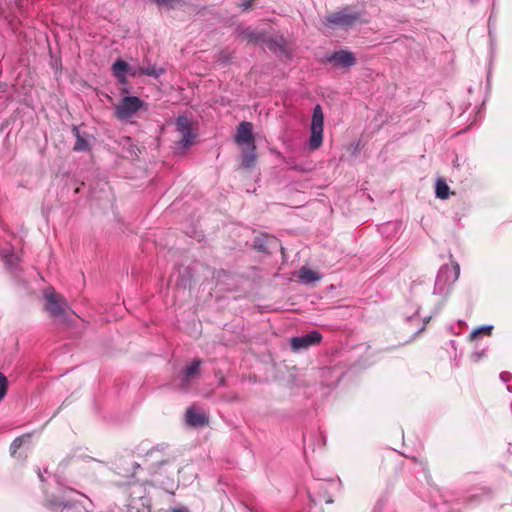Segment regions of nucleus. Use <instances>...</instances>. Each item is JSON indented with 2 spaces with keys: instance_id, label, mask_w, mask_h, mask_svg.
Segmentation results:
<instances>
[{
  "instance_id": "nucleus-3",
  "label": "nucleus",
  "mask_w": 512,
  "mask_h": 512,
  "mask_svg": "<svg viewBox=\"0 0 512 512\" xmlns=\"http://www.w3.org/2000/svg\"><path fill=\"white\" fill-rule=\"evenodd\" d=\"M141 109H147L144 101L136 96H125L115 107V115L120 120H128L134 117Z\"/></svg>"
},
{
  "instance_id": "nucleus-15",
  "label": "nucleus",
  "mask_w": 512,
  "mask_h": 512,
  "mask_svg": "<svg viewBox=\"0 0 512 512\" xmlns=\"http://www.w3.org/2000/svg\"><path fill=\"white\" fill-rule=\"evenodd\" d=\"M126 512H151L149 500L145 497L131 499Z\"/></svg>"
},
{
  "instance_id": "nucleus-8",
  "label": "nucleus",
  "mask_w": 512,
  "mask_h": 512,
  "mask_svg": "<svg viewBox=\"0 0 512 512\" xmlns=\"http://www.w3.org/2000/svg\"><path fill=\"white\" fill-rule=\"evenodd\" d=\"M192 123L186 116H179L176 120V129L181 136L179 143L183 147H188L193 144L195 135L192 133Z\"/></svg>"
},
{
  "instance_id": "nucleus-6",
  "label": "nucleus",
  "mask_w": 512,
  "mask_h": 512,
  "mask_svg": "<svg viewBox=\"0 0 512 512\" xmlns=\"http://www.w3.org/2000/svg\"><path fill=\"white\" fill-rule=\"evenodd\" d=\"M358 19L359 16L357 14L350 12L348 9H343L327 16L325 25L329 27H348L356 23Z\"/></svg>"
},
{
  "instance_id": "nucleus-11",
  "label": "nucleus",
  "mask_w": 512,
  "mask_h": 512,
  "mask_svg": "<svg viewBox=\"0 0 512 512\" xmlns=\"http://www.w3.org/2000/svg\"><path fill=\"white\" fill-rule=\"evenodd\" d=\"M235 141L239 145H254L253 127L250 122H242L237 128Z\"/></svg>"
},
{
  "instance_id": "nucleus-30",
  "label": "nucleus",
  "mask_w": 512,
  "mask_h": 512,
  "mask_svg": "<svg viewBox=\"0 0 512 512\" xmlns=\"http://www.w3.org/2000/svg\"><path fill=\"white\" fill-rule=\"evenodd\" d=\"M170 512H189L187 508L181 507V508H173Z\"/></svg>"
},
{
  "instance_id": "nucleus-2",
  "label": "nucleus",
  "mask_w": 512,
  "mask_h": 512,
  "mask_svg": "<svg viewBox=\"0 0 512 512\" xmlns=\"http://www.w3.org/2000/svg\"><path fill=\"white\" fill-rule=\"evenodd\" d=\"M147 464L154 470L155 473H168L173 476L178 472L177 466L171 456L164 453L163 449L154 448L146 454Z\"/></svg>"
},
{
  "instance_id": "nucleus-1",
  "label": "nucleus",
  "mask_w": 512,
  "mask_h": 512,
  "mask_svg": "<svg viewBox=\"0 0 512 512\" xmlns=\"http://www.w3.org/2000/svg\"><path fill=\"white\" fill-rule=\"evenodd\" d=\"M460 275V266L458 263L443 265L436 276L433 294L440 296L442 301L446 299L452 290L453 284L458 280Z\"/></svg>"
},
{
  "instance_id": "nucleus-25",
  "label": "nucleus",
  "mask_w": 512,
  "mask_h": 512,
  "mask_svg": "<svg viewBox=\"0 0 512 512\" xmlns=\"http://www.w3.org/2000/svg\"><path fill=\"white\" fill-rule=\"evenodd\" d=\"M158 5L175 8L181 4V0H153Z\"/></svg>"
},
{
  "instance_id": "nucleus-28",
  "label": "nucleus",
  "mask_w": 512,
  "mask_h": 512,
  "mask_svg": "<svg viewBox=\"0 0 512 512\" xmlns=\"http://www.w3.org/2000/svg\"><path fill=\"white\" fill-rule=\"evenodd\" d=\"M252 1L253 0H247V1H244L242 4H241V8L243 11L247 10L251 4H252Z\"/></svg>"
},
{
  "instance_id": "nucleus-12",
  "label": "nucleus",
  "mask_w": 512,
  "mask_h": 512,
  "mask_svg": "<svg viewBox=\"0 0 512 512\" xmlns=\"http://www.w3.org/2000/svg\"><path fill=\"white\" fill-rule=\"evenodd\" d=\"M185 417L186 422L193 427L204 426L208 423L205 412L195 406L187 409Z\"/></svg>"
},
{
  "instance_id": "nucleus-27",
  "label": "nucleus",
  "mask_w": 512,
  "mask_h": 512,
  "mask_svg": "<svg viewBox=\"0 0 512 512\" xmlns=\"http://www.w3.org/2000/svg\"><path fill=\"white\" fill-rule=\"evenodd\" d=\"M484 355V352H473L471 355H470V359L471 361L473 362H478Z\"/></svg>"
},
{
  "instance_id": "nucleus-31",
  "label": "nucleus",
  "mask_w": 512,
  "mask_h": 512,
  "mask_svg": "<svg viewBox=\"0 0 512 512\" xmlns=\"http://www.w3.org/2000/svg\"><path fill=\"white\" fill-rule=\"evenodd\" d=\"M500 377L502 378L503 381H508V379L510 378V374L508 372H503L501 373Z\"/></svg>"
},
{
  "instance_id": "nucleus-13",
  "label": "nucleus",
  "mask_w": 512,
  "mask_h": 512,
  "mask_svg": "<svg viewBox=\"0 0 512 512\" xmlns=\"http://www.w3.org/2000/svg\"><path fill=\"white\" fill-rule=\"evenodd\" d=\"M200 364L199 360H193L182 370L180 375L182 388H186L198 376Z\"/></svg>"
},
{
  "instance_id": "nucleus-5",
  "label": "nucleus",
  "mask_w": 512,
  "mask_h": 512,
  "mask_svg": "<svg viewBox=\"0 0 512 512\" xmlns=\"http://www.w3.org/2000/svg\"><path fill=\"white\" fill-rule=\"evenodd\" d=\"M75 496L81 499H85L84 495L79 494L74 490L63 489L61 490L60 496L48 498L47 503L52 508H71L76 502H79L78 499H75Z\"/></svg>"
},
{
  "instance_id": "nucleus-14",
  "label": "nucleus",
  "mask_w": 512,
  "mask_h": 512,
  "mask_svg": "<svg viewBox=\"0 0 512 512\" xmlns=\"http://www.w3.org/2000/svg\"><path fill=\"white\" fill-rule=\"evenodd\" d=\"M128 70L129 65L122 59L116 60L112 65V73L121 84L127 82Z\"/></svg>"
},
{
  "instance_id": "nucleus-19",
  "label": "nucleus",
  "mask_w": 512,
  "mask_h": 512,
  "mask_svg": "<svg viewBox=\"0 0 512 512\" xmlns=\"http://www.w3.org/2000/svg\"><path fill=\"white\" fill-rule=\"evenodd\" d=\"M450 188L447 185L446 181L443 179H438L436 181L435 193L436 197L442 200H445L449 197Z\"/></svg>"
},
{
  "instance_id": "nucleus-7",
  "label": "nucleus",
  "mask_w": 512,
  "mask_h": 512,
  "mask_svg": "<svg viewBox=\"0 0 512 512\" xmlns=\"http://www.w3.org/2000/svg\"><path fill=\"white\" fill-rule=\"evenodd\" d=\"M45 300V309L51 316L65 317L68 305L60 295H56L54 292H49L45 294Z\"/></svg>"
},
{
  "instance_id": "nucleus-20",
  "label": "nucleus",
  "mask_w": 512,
  "mask_h": 512,
  "mask_svg": "<svg viewBox=\"0 0 512 512\" xmlns=\"http://www.w3.org/2000/svg\"><path fill=\"white\" fill-rule=\"evenodd\" d=\"M1 256L8 268L13 269L18 263V256L13 251L2 250Z\"/></svg>"
},
{
  "instance_id": "nucleus-16",
  "label": "nucleus",
  "mask_w": 512,
  "mask_h": 512,
  "mask_svg": "<svg viewBox=\"0 0 512 512\" xmlns=\"http://www.w3.org/2000/svg\"><path fill=\"white\" fill-rule=\"evenodd\" d=\"M298 277H299L300 281L305 284H310V283L316 282V281L320 280V278H321L317 272H315L307 267H302L299 270Z\"/></svg>"
},
{
  "instance_id": "nucleus-26",
  "label": "nucleus",
  "mask_w": 512,
  "mask_h": 512,
  "mask_svg": "<svg viewBox=\"0 0 512 512\" xmlns=\"http://www.w3.org/2000/svg\"><path fill=\"white\" fill-rule=\"evenodd\" d=\"M128 75L137 77L143 75V67H131L129 66Z\"/></svg>"
},
{
  "instance_id": "nucleus-22",
  "label": "nucleus",
  "mask_w": 512,
  "mask_h": 512,
  "mask_svg": "<svg viewBox=\"0 0 512 512\" xmlns=\"http://www.w3.org/2000/svg\"><path fill=\"white\" fill-rule=\"evenodd\" d=\"M30 436L29 435H23V436H20V437H17L13 440V442L11 443V446H10V451H11V454L14 455L17 450L25 443L29 440Z\"/></svg>"
},
{
  "instance_id": "nucleus-4",
  "label": "nucleus",
  "mask_w": 512,
  "mask_h": 512,
  "mask_svg": "<svg viewBox=\"0 0 512 512\" xmlns=\"http://www.w3.org/2000/svg\"><path fill=\"white\" fill-rule=\"evenodd\" d=\"M323 126H324V114L321 106L318 104L313 109L312 121L310 126V139L309 148L311 150L318 149L323 142Z\"/></svg>"
},
{
  "instance_id": "nucleus-18",
  "label": "nucleus",
  "mask_w": 512,
  "mask_h": 512,
  "mask_svg": "<svg viewBox=\"0 0 512 512\" xmlns=\"http://www.w3.org/2000/svg\"><path fill=\"white\" fill-rule=\"evenodd\" d=\"M73 133L76 137V142L74 145V150L76 151H87L89 149V141L80 135V131L78 127H73Z\"/></svg>"
},
{
  "instance_id": "nucleus-23",
  "label": "nucleus",
  "mask_w": 512,
  "mask_h": 512,
  "mask_svg": "<svg viewBox=\"0 0 512 512\" xmlns=\"http://www.w3.org/2000/svg\"><path fill=\"white\" fill-rule=\"evenodd\" d=\"M163 73V70L160 68H157L155 66H149L144 68L143 67V75H148L152 77H159Z\"/></svg>"
},
{
  "instance_id": "nucleus-9",
  "label": "nucleus",
  "mask_w": 512,
  "mask_h": 512,
  "mask_svg": "<svg viewBox=\"0 0 512 512\" xmlns=\"http://www.w3.org/2000/svg\"><path fill=\"white\" fill-rule=\"evenodd\" d=\"M321 340L322 335L318 331H312L308 334L291 338L290 344L292 349L297 352L319 344Z\"/></svg>"
},
{
  "instance_id": "nucleus-17",
  "label": "nucleus",
  "mask_w": 512,
  "mask_h": 512,
  "mask_svg": "<svg viewBox=\"0 0 512 512\" xmlns=\"http://www.w3.org/2000/svg\"><path fill=\"white\" fill-rule=\"evenodd\" d=\"M251 150L247 153H244L241 158V166L245 169H250L256 164V153L255 146H250Z\"/></svg>"
},
{
  "instance_id": "nucleus-21",
  "label": "nucleus",
  "mask_w": 512,
  "mask_h": 512,
  "mask_svg": "<svg viewBox=\"0 0 512 512\" xmlns=\"http://www.w3.org/2000/svg\"><path fill=\"white\" fill-rule=\"evenodd\" d=\"M492 330H493L492 325H484V326L477 327L476 329H474L471 332L470 339L474 340L477 337H479L480 335H490Z\"/></svg>"
},
{
  "instance_id": "nucleus-29",
  "label": "nucleus",
  "mask_w": 512,
  "mask_h": 512,
  "mask_svg": "<svg viewBox=\"0 0 512 512\" xmlns=\"http://www.w3.org/2000/svg\"><path fill=\"white\" fill-rule=\"evenodd\" d=\"M246 38H248L251 41H257L258 38L253 33H246Z\"/></svg>"
},
{
  "instance_id": "nucleus-10",
  "label": "nucleus",
  "mask_w": 512,
  "mask_h": 512,
  "mask_svg": "<svg viewBox=\"0 0 512 512\" xmlns=\"http://www.w3.org/2000/svg\"><path fill=\"white\" fill-rule=\"evenodd\" d=\"M327 61L335 67L349 68L356 63L355 56L348 50H339L327 57Z\"/></svg>"
},
{
  "instance_id": "nucleus-24",
  "label": "nucleus",
  "mask_w": 512,
  "mask_h": 512,
  "mask_svg": "<svg viewBox=\"0 0 512 512\" xmlns=\"http://www.w3.org/2000/svg\"><path fill=\"white\" fill-rule=\"evenodd\" d=\"M7 378L6 376L0 372V401L5 397L7 393Z\"/></svg>"
}]
</instances>
